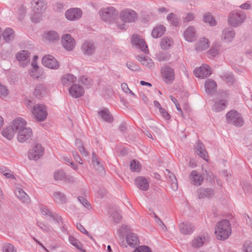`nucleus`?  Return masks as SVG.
I'll list each match as a JSON object with an SVG mask.
<instances>
[{
  "mask_svg": "<svg viewBox=\"0 0 252 252\" xmlns=\"http://www.w3.org/2000/svg\"><path fill=\"white\" fill-rule=\"evenodd\" d=\"M15 194L23 202L28 203L30 201L29 197L22 189L17 188L15 190Z\"/></svg>",
  "mask_w": 252,
  "mask_h": 252,
  "instance_id": "obj_32",
  "label": "nucleus"
},
{
  "mask_svg": "<svg viewBox=\"0 0 252 252\" xmlns=\"http://www.w3.org/2000/svg\"><path fill=\"white\" fill-rule=\"evenodd\" d=\"M2 37L6 42H8L13 40L14 38L13 30L9 28L5 29L2 32Z\"/></svg>",
  "mask_w": 252,
  "mask_h": 252,
  "instance_id": "obj_36",
  "label": "nucleus"
},
{
  "mask_svg": "<svg viewBox=\"0 0 252 252\" xmlns=\"http://www.w3.org/2000/svg\"><path fill=\"white\" fill-rule=\"evenodd\" d=\"M163 80L167 84H171L175 79L174 69L168 65H165L161 69Z\"/></svg>",
  "mask_w": 252,
  "mask_h": 252,
  "instance_id": "obj_5",
  "label": "nucleus"
},
{
  "mask_svg": "<svg viewBox=\"0 0 252 252\" xmlns=\"http://www.w3.org/2000/svg\"><path fill=\"white\" fill-rule=\"evenodd\" d=\"M215 234L218 240H224L231 234V228L229 221L223 220L218 222L215 227Z\"/></svg>",
  "mask_w": 252,
  "mask_h": 252,
  "instance_id": "obj_1",
  "label": "nucleus"
},
{
  "mask_svg": "<svg viewBox=\"0 0 252 252\" xmlns=\"http://www.w3.org/2000/svg\"><path fill=\"white\" fill-rule=\"evenodd\" d=\"M54 177L55 180H62L65 178V173L62 170H57L54 173Z\"/></svg>",
  "mask_w": 252,
  "mask_h": 252,
  "instance_id": "obj_49",
  "label": "nucleus"
},
{
  "mask_svg": "<svg viewBox=\"0 0 252 252\" xmlns=\"http://www.w3.org/2000/svg\"><path fill=\"white\" fill-rule=\"evenodd\" d=\"M137 47L145 53H147L148 51L147 45L143 39L140 42Z\"/></svg>",
  "mask_w": 252,
  "mask_h": 252,
  "instance_id": "obj_59",
  "label": "nucleus"
},
{
  "mask_svg": "<svg viewBox=\"0 0 252 252\" xmlns=\"http://www.w3.org/2000/svg\"><path fill=\"white\" fill-rule=\"evenodd\" d=\"M135 184L141 190H147L149 188V182L147 180L143 177H138L135 179Z\"/></svg>",
  "mask_w": 252,
  "mask_h": 252,
  "instance_id": "obj_28",
  "label": "nucleus"
},
{
  "mask_svg": "<svg viewBox=\"0 0 252 252\" xmlns=\"http://www.w3.org/2000/svg\"><path fill=\"white\" fill-rule=\"evenodd\" d=\"M82 15V11L79 8H71L65 13L66 18L69 21H76L79 19Z\"/></svg>",
  "mask_w": 252,
  "mask_h": 252,
  "instance_id": "obj_12",
  "label": "nucleus"
},
{
  "mask_svg": "<svg viewBox=\"0 0 252 252\" xmlns=\"http://www.w3.org/2000/svg\"><path fill=\"white\" fill-rule=\"evenodd\" d=\"M78 199L79 202L86 208L88 210L91 209V204L88 202V201L85 198L82 196H79L78 197Z\"/></svg>",
  "mask_w": 252,
  "mask_h": 252,
  "instance_id": "obj_54",
  "label": "nucleus"
},
{
  "mask_svg": "<svg viewBox=\"0 0 252 252\" xmlns=\"http://www.w3.org/2000/svg\"><path fill=\"white\" fill-rule=\"evenodd\" d=\"M32 131L30 127L25 128L18 132L17 140L19 142L23 143L32 139Z\"/></svg>",
  "mask_w": 252,
  "mask_h": 252,
  "instance_id": "obj_14",
  "label": "nucleus"
},
{
  "mask_svg": "<svg viewBox=\"0 0 252 252\" xmlns=\"http://www.w3.org/2000/svg\"><path fill=\"white\" fill-rule=\"evenodd\" d=\"M136 59L143 65L149 68H153L155 65L153 60L148 56H137Z\"/></svg>",
  "mask_w": 252,
  "mask_h": 252,
  "instance_id": "obj_30",
  "label": "nucleus"
},
{
  "mask_svg": "<svg viewBox=\"0 0 252 252\" xmlns=\"http://www.w3.org/2000/svg\"><path fill=\"white\" fill-rule=\"evenodd\" d=\"M3 252H16L13 245L11 244H5L2 247Z\"/></svg>",
  "mask_w": 252,
  "mask_h": 252,
  "instance_id": "obj_51",
  "label": "nucleus"
},
{
  "mask_svg": "<svg viewBox=\"0 0 252 252\" xmlns=\"http://www.w3.org/2000/svg\"><path fill=\"white\" fill-rule=\"evenodd\" d=\"M139 163L136 160H132L130 164V169L134 172H138L139 171Z\"/></svg>",
  "mask_w": 252,
  "mask_h": 252,
  "instance_id": "obj_52",
  "label": "nucleus"
},
{
  "mask_svg": "<svg viewBox=\"0 0 252 252\" xmlns=\"http://www.w3.org/2000/svg\"><path fill=\"white\" fill-rule=\"evenodd\" d=\"M133 252H151V250L148 246H141L136 249Z\"/></svg>",
  "mask_w": 252,
  "mask_h": 252,
  "instance_id": "obj_60",
  "label": "nucleus"
},
{
  "mask_svg": "<svg viewBox=\"0 0 252 252\" xmlns=\"http://www.w3.org/2000/svg\"><path fill=\"white\" fill-rule=\"evenodd\" d=\"M62 43L67 51L72 50L75 46V41L69 34H65L62 36Z\"/></svg>",
  "mask_w": 252,
  "mask_h": 252,
  "instance_id": "obj_15",
  "label": "nucleus"
},
{
  "mask_svg": "<svg viewBox=\"0 0 252 252\" xmlns=\"http://www.w3.org/2000/svg\"><path fill=\"white\" fill-rule=\"evenodd\" d=\"M81 49L85 56H91L94 54L96 45L93 41L86 40L82 44Z\"/></svg>",
  "mask_w": 252,
  "mask_h": 252,
  "instance_id": "obj_6",
  "label": "nucleus"
},
{
  "mask_svg": "<svg viewBox=\"0 0 252 252\" xmlns=\"http://www.w3.org/2000/svg\"><path fill=\"white\" fill-rule=\"evenodd\" d=\"M126 66L128 69L134 71H139L140 69V67L137 64L132 62L127 63Z\"/></svg>",
  "mask_w": 252,
  "mask_h": 252,
  "instance_id": "obj_56",
  "label": "nucleus"
},
{
  "mask_svg": "<svg viewBox=\"0 0 252 252\" xmlns=\"http://www.w3.org/2000/svg\"><path fill=\"white\" fill-rule=\"evenodd\" d=\"M118 14V11L112 6L101 8L99 11V15L101 19L109 24L113 23L116 19Z\"/></svg>",
  "mask_w": 252,
  "mask_h": 252,
  "instance_id": "obj_2",
  "label": "nucleus"
},
{
  "mask_svg": "<svg viewBox=\"0 0 252 252\" xmlns=\"http://www.w3.org/2000/svg\"><path fill=\"white\" fill-rule=\"evenodd\" d=\"M209 40L206 38H202L197 42L196 45V50L201 51L207 49L209 47Z\"/></svg>",
  "mask_w": 252,
  "mask_h": 252,
  "instance_id": "obj_34",
  "label": "nucleus"
},
{
  "mask_svg": "<svg viewBox=\"0 0 252 252\" xmlns=\"http://www.w3.org/2000/svg\"><path fill=\"white\" fill-rule=\"evenodd\" d=\"M69 94L74 98H79L84 94L85 91L79 84H73L69 88Z\"/></svg>",
  "mask_w": 252,
  "mask_h": 252,
  "instance_id": "obj_18",
  "label": "nucleus"
},
{
  "mask_svg": "<svg viewBox=\"0 0 252 252\" xmlns=\"http://www.w3.org/2000/svg\"><path fill=\"white\" fill-rule=\"evenodd\" d=\"M165 171L167 172L168 180L171 183V187L172 189L174 191L177 190L178 187L177 180L175 175L168 169H166Z\"/></svg>",
  "mask_w": 252,
  "mask_h": 252,
  "instance_id": "obj_31",
  "label": "nucleus"
},
{
  "mask_svg": "<svg viewBox=\"0 0 252 252\" xmlns=\"http://www.w3.org/2000/svg\"><path fill=\"white\" fill-rule=\"evenodd\" d=\"M227 105L226 100L224 99L216 100L212 106V110L216 112H219L225 109Z\"/></svg>",
  "mask_w": 252,
  "mask_h": 252,
  "instance_id": "obj_25",
  "label": "nucleus"
},
{
  "mask_svg": "<svg viewBox=\"0 0 252 252\" xmlns=\"http://www.w3.org/2000/svg\"><path fill=\"white\" fill-rule=\"evenodd\" d=\"M46 38L49 41H54L58 40L60 38V36L56 31H51L46 33Z\"/></svg>",
  "mask_w": 252,
  "mask_h": 252,
  "instance_id": "obj_42",
  "label": "nucleus"
},
{
  "mask_svg": "<svg viewBox=\"0 0 252 252\" xmlns=\"http://www.w3.org/2000/svg\"><path fill=\"white\" fill-rule=\"evenodd\" d=\"M80 83L84 85L87 88H90L92 85V80L86 76H82L79 79Z\"/></svg>",
  "mask_w": 252,
  "mask_h": 252,
  "instance_id": "obj_43",
  "label": "nucleus"
},
{
  "mask_svg": "<svg viewBox=\"0 0 252 252\" xmlns=\"http://www.w3.org/2000/svg\"><path fill=\"white\" fill-rule=\"evenodd\" d=\"M173 41L171 38L164 37L161 39L160 45L161 49L167 50L173 46Z\"/></svg>",
  "mask_w": 252,
  "mask_h": 252,
  "instance_id": "obj_35",
  "label": "nucleus"
},
{
  "mask_svg": "<svg viewBox=\"0 0 252 252\" xmlns=\"http://www.w3.org/2000/svg\"><path fill=\"white\" fill-rule=\"evenodd\" d=\"M30 53L28 51L23 50L16 54V58L23 67L27 66L30 62Z\"/></svg>",
  "mask_w": 252,
  "mask_h": 252,
  "instance_id": "obj_19",
  "label": "nucleus"
},
{
  "mask_svg": "<svg viewBox=\"0 0 252 252\" xmlns=\"http://www.w3.org/2000/svg\"><path fill=\"white\" fill-rule=\"evenodd\" d=\"M120 17L125 23H131L137 20L138 15L134 10L127 9L120 12Z\"/></svg>",
  "mask_w": 252,
  "mask_h": 252,
  "instance_id": "obj_7",
  "label": "nucleus"
},
{
  "mask_svg": "<svg viewBox=\"0 0 252 252\" xmlns=\"http://www.w3.org/2000/svg\"><path fill=\"white\" fill-rule=\"evenodd\" d=\"M167 20L174 26H177L178 24L179 20L178 18L172 13H170L167 16Z\"/></svg>",
  "mask_w": 252,
  "mask_h": 252,
  "instance_id": "obj_48",
  "label": "nucleus"
},
{
  "mask_svg": "<svg viewBox=\"0 0 252 252\" xmlns=\"http://www.w3.org/2000/svg\"><path fill=\"white\" fill-rule=\"evenodd\" d=\"M198 199L211 198L214 196L215 192L213 189L210 188H200L197 190Z\"/></svg>",
  "mask_w": 252,
  "mask_h": 252,
  "instance_id": "obj_20",
  "label": "nucleus"
},
{
  "mask_svg": "<svg viewBox=\"0 0 252 252\" xmlns=\"http://www.w3.org/2000/svg\"><path fill=\"white\" fill-rule=\"evenodd\" d=\"M92 163L95 169L100 172L104 171V169L102 164H101L97 157L94 153L92 155Z\"/></svg>",
  "mask_w": 252,
  "mask_h": 252,
  "instance_id": "obj_41",
  "label": "nucleus"
},
{
  "mask_svg": "<svg viewBox=\"0 0 252 252\" xmlns=\"http://www.w3.org/2000/svg\"><path fill=\"white\" fill-rule=\"evenodd\" d=\"M130 231V227L128 225H123L121 228L117 231V233L120 236H123V235L126 232Z\"/></svg>",
  "mask_w": 252,
  "mask_h": 252,
  "instance_id": "obj_53",
  "label": "nucleus"
},
{
  "mask_svg": "<svg viewBox=\"0 0 252 252\" xmlns=\"http://www.w3.org/2000/svg\"><path fill=\"white\" fill-rule=\"evenodd\" d=\"M212 72L210 66L205 64L195 69L194 74L196 77L203 79L209 76L212 74Z\"/></svg>",
  "mask_w": 252,
  "mask_h": 252,
  "instance_id": "obj_10",
  "label": "nucleus"
},
{
  "mask_svg": "<svg viewBox=\"0 0 252 252\" xmlns=\"http://www.w3.org/2000/svg\"><path fill=\"white\" fill-rule=\"evenodd\" d=\"M235 32L231 28H226L222 32L221 39L226 43L231 42L235 36Z\"/></svg>",
  "mask_w": 252,
  "mask_h": 252,
  "instance_id": "obj_16",
  "label": "nucleus"
},
{
  "mask_svg": "<svg viewBox=\"0 0 252 252\" xmlns=\"http://www.w3.org/2000/svg\"><path fill=\"white\" fill-rule=\"evenodd\" d=\"M171 54L168 52H160L157 55V59L159 62H165L169 60Z\"/></svg>",
  "mask_w": 252,
  "mask_h": 252,
  "instance_id": "obj_45",
  "label": "nucleus"
},
{
  "mask_svg": "<svg viewBox=\"0 0 252 252\" xmlns=\"http://www.w3.org/2000/svg\"><path fill=\"white\" fill-rule=\"evenodd\" d=\"M42 63L45 66L51 69H57L59 67L57 60L51 55L44 56L42 59Z\"/></svg>",
  "mask_w": 252,
  "mask_h": 252,
  "instance_id": "obj_11",
  "label": "nucleus"
},
{
  "mask_svg": "<svg viewBox=\"0 0 252 252\" xmlns=\"http://www.w3.org/2000/svg\"><path fill=\"white\" fill-rule=\"evenodd\" d=\"M15 132V130L11 126L6 127L2 131V135L8 140L12 139Z\"/></svg>",
  "mask_w": 252,
  "mask_h": 252,
  "instance_id": "obj_39",
  "label": "nucleus"
},
{
  "mask_svg": "<svg viewBox=\"0 0 252 252\" xmlns=\"http://www.w3.org/2000/svg\"><path fill=\"white\" fill-rule=\"evenodd\" d=\"M30 73L31 76L33 78H38L40 75V72L38 71V68H36L35 69L32 68L30 70Z\"/></svg>",
  "mask_w": 252,
  "mask_h": 252,
  "instance_id": "obj_63",
  "label": "nucleus"
},
{
  "mask_svg": "<svg viewBox=\"0 0 252 252\" xmlns=\"http://www.w3.org/2000/svg\"><path fill=\"white\" fill-rule=\"evenodd\" d=\"M246 15L242 12H231L228 18V23L233 27L240 26L245 20Z\"/></svg>",
  "mask_w": 252,
  "mask_h": 252,
  "instance_id": "obj_4",
  "label": "nucleus"
},
{
  "mask_svg": "<svg viewBox=\"0 0 252 252\" xmlns=\"http://www.w3.org/2000/svg\"><path fill=\"white\" fill-rule=\"evenodd\" d=\"M53 197L55 201L57 203L63 204L66 202V197L65 195L61 192H55L53 194Z\"/></svg>",
  "mask_w": 252,
  "mask_h": 252,
  "instance_id": "obj_40",
  "label": "nucleus"
},
{
  "mask_svg": "<svg viewBox=\"0 0 252 252\" xmlns=\"http://www.w3.org/2000/svg\"><path fill=\"white\" fill-rule=\"evenodd\" d=\"M184 36L186 40L188 42H193L196 38V32L194 27H188L184 32Z\"/></svg>",
  "mask_w": 252,
  "mask_h": 252,
  "instance_id": "obj_24",
  "label": "nucleus"
},
{
  "mask_svg": "<svg viewBox=\"0 0 252 252\" xmlns=\"http://www.w3.org/2000/svg\"><path fill=\"white\" fill-rule=\"evenodd\" d=\"M126 241L127 244L132 248H135L139 244L137 235L134 233H130L126 236Z\"/></svg>",
  "mask_w": 252,
  "mask_h": 252,
  "instance_id": "obj_27",
  "label": "nucleus"
},
{
  "mask_svg": "<svg viewBox=\"0 0 252 252\" xmlns=\"http://www.w3.org/2000/svg\"><path fill=\"white\" fill-rule=\"evenodd\" d=\"M111 216L113 218L114 221L116 223L119 222L122 218L120 213L117 211L112 213Z\"/></svg>",
  "mask_w": 252,
  "mask_h": 252,
  "instance_id": "obj_62",
  "label": "nucleus"
},
{
  "mask_svg": "<svg viewBox=\"0 0 252 252\" xmlns=\"http://www.w3.org/2000/svg\"><path fill=\"white\" fill-rule=\"evenodd\" d=\"M180 232L185 235L192 233L194 229V225L188 221H184L179 225Z\"/></svg>",
  "mask_w": 252,
  "mask_h": 252,
  "instance_id": "obj_21",
  "label": "nucleus"
},
{
  "mask_svg": "<svg viewBox=\"0 0 252 252\" xmlns=\"http://www.w3.org/2000/svg\"><path fill=\"white\" fill-rule=\"evenodd\" d=\"M33 114L38 121H44L47 116V111L45 105L37 104L34 106Z\"/></svg>",
  "mask_w": 252,
  "mask_h": 252,
  "instance_id": "obj_8",
  "label": "nucleus"
},
{
  "mask_svg": "<svg viewBox=\"0 0 252 252\" xmlns=\"http://www.w3.org/2000/svg\"><path fill=\"white\" fill-rule=\"evenodd\" d=\"M189 179L190 183L195 186H199L202 184L204 177L202 174L197 170H192L189 174Z\"/></svg>",
  "mask_w": 252,
  "mask_h": 252,
  "instance_id": "obj_13",
  "label": "nucleus"
},
{
  "mask_svg": "<svg viewBox=\"0 0 252 252\" xmlns=\"http://www.w3.org/2000/svg\"><path fill=\"white\" fill-rule=\"evenodd\" d=\"M165 27L160 25L155 27L152 31V35L154 38H158L162 36L165 32Z\"/></svg>",
  "mask_w": 252,
  "mask_h": 252,
  "instance_id": "obj_33",
  "label": "nucleus"
},
{
  "mask_svg": "<svg viewBox=\"0 0 252 252\" xmlns=\"http://www.w3.org/2000/svg\"><path fill=\"white\" fill-rule=\"evenodd\" d=\"M98 115L105 121L111 123L113 121V117L107 109H104L98 111Z\"/></svg>",
  "mask_w": 252,
  "mask_h": 252,
  "instance_id": "obj_37",
  "label": "nucleus"
},
{
  "mask_svg": "<svg viewBox=\"0 0 252 252\" xmlns=\"http://www.w3.org/2000/svg\"><path fill=\"white\" fill-rule=\"evenodd\" d=\"M204 87L206 93L209 94H212L216 91L217 84L214 80L208 79L206 81Z\"/></svg>",
  "mask_w": 252,
  "mask_h": 252,
  "instance_id": "obj_26",
  "label": "nucleus"
},
{
  "mask_svg": "<svg viewBox=\"0 0 252 252\" xmlns=\"http://www.w3.org/2000/svg\"><path fill=\"white\" fill-rule=\"evenodd\" d=\"M226 119L227 124L233 125L237 127L242 126L244 123L241 114L235 110L228 111L226 114Z\"/></svg>",
  "mask_w": 252,
  "mask_h": 252,
  "instance_id": "obj_3",
  "label": "nucleus"
},
{
  "mask_svg": "<svg viewBox=\"0 0 252 252\" xmlns=\"http://www.w3.org/2000/svg\"><path fill=\"white\" fill-rule=\"evenodd\" d=\"M76 226L77 228L83 233L89 236L91 239H93L92 236L89 234L88 232L85 229L84 226L80 223H77L76 224Z\"/></svg>",
  "mask_w": 252,
  "mask_h": 252,
  "instance_id": "obj_58",
  "label": "nucleus"
},
{
  "mask_svg": "<svg viewBox=\"0 0 252 252\" xmlns=\"http://www.w3.org/2000/svg\"><path fill=\"white\" fill-rule=\"evenodd\" d=\"M44 148L39 144H36L29 151L28 158L30 160H37L43 155Z\"/></svg>",
  "mask_w": 252,
  "mask_h": 252,
  "instance_id": "obj_9",
  "label": "nucleus"
},
{
  "mask_svg": "<svg viewBox=\"0 0 252 252\" xmlns=\"http://www.w3.org/2000/svg\"><path fill=\"white\" fill-rule=\"evenodd\" d=\"M47 92V89L44 85H39L34 90V94L36 97H43Z\"/></svg>",
  "mask_w": 252,
  "mask_h": 252,
  "instance_id": "obj_38",
  "label": "nucleus"
},
{
  "mask_svg": "<svg viewBox=\"0 0 252 252\" xmlns=\"http://www.w3.org/2000/svg\"><path fill=\"white\" fill-rule=\"evenodd\" d=\"M220 77L222 80L227 83H232L234 81V78L233 76L230 74H224L223 75H221Z\"/></svg>",
  "mask_w": 252,
  "mask_h": 252,
  "instance_id": "obj_57",
  "label": "nucleus"
},
{
  "mask_svg": "<svg viewBox=\"0 0 252 252\" xmlns=\"http://www.w3.org/2000/svg\"><path fill=\"white\" fill-rule=\"evenodd\" d=\"M27 123L25 120L21 118H18L14 120L12 123V127L15 130V132H19L26 127Z\"/></svg>",
  "mask_w": 252,
  "mask_h": 252,
  "instance_id": "obj_23",
  "label": "nucleus"
},
{
  "mask_svg": "<svg viewBox=\"0 0 252 252\" xmlns=\"http://www.w3.org/2000/svg\"><path fill=\"white\" fill-rule=\"evenodd\" d=\"M33 11L36 14L43 13L47 8L45 0H33L32 2Z\"/></svg>",
  "mask_w": 252,
  "mask_h": 252,
  "instance_id": "obj_17",
  "label": "nucleus"
},
{
  "mask_svg": "<svg viewBox=\"0 0 252 252\" xmlns=\"http://www.w3.org/2000/svg\"><path fill=\"white\" fill-rule=\"evenodd\" d=\"M37 225L43 230L45 231H50L51 229V227L47 225L46 224H45L42 222H37Z\"/></svg>",
  "mask_w": 252,
  "mask_h": 252,
  "instance_id": "obj_64",
  "label": "nucleus"
},
{
  "mask_svg": "<svg viewBox=\"0 0 252 252\" xmlns=\"http://www.w3.org/2000/svg\"><path fill=\"white\" fill-rule=\"evenodd\" d=\"M142 39H141L137 35H133L131 37V43L133 45H135L136 47L138 45L140 42L142 41Z\"/></svg>",
  "mask_w": 252,
  "mask_h": 252,
  "instance_id": "obj_61",
  "label": "nucleus"
},
{
  "mask_svg": "<svg viewBox=\"0 0 252 252\" xmlns=\"http://www.w3.org/2000/svg\"><path fill=\"white\" fill-rule=\"evenodd\" d=\"M204 242V237H197L192 240L191 245L196 248H199L203 245Z\"/></svg>",
  "mask_w": 252,
  "mask_h": 252,
  "instance_id": "obj_44",
  "label": "nucleus"
},
{
  "mask_svg": "<svg viewBox=\"0 0 252 252\" xmlns=\"http://www.w3.org/2000/svg\"><path fill=\"white\" fill-rule=\"evenodd\" d=\"M76 77L73 74H67L64 75L62 78V83L64 86L68 87L75 84L76 81Z\"/></svg>",
  "mask_w": 252,
  "mask_h": 252,
  "instance_id": "obj_29",
  "label": "nucleus"
},
{
  "mask_svg": "<svg viewBox=\"0 0 252 252\" xmlns=\"http://www.w3.org/2000/svg\"><path fill=\"white\" fill-rule=\"evenodd\" d=\"M243 250L245 252H252V243L250 241H247L243 245Z\"/></svg>",
  "mask_w": 252,
  "mask_h": 252,
  "instance_id": "obj_55",
  "label": "nucleus"
},
{
  "mask_svg": "<svg viewBox=\"0 0 252 252\" xmlns=\"http://www.w3.org/2000/svg\"><path fill=\"white\" fill-rule=\"evenodd\" d=\"M204 21L205 23H208L211 26L216 25L217 22L210 14H206L204 16Z\"/></svg>",
  "mask_w": 252,
  "mask_h": 252,
  "instance_id": "obj_46",
  "label": "nucleus"
},
{
  "mask_svg": "<svg viewBox=\"0 0 252 252\" xmlns=\"http://www.w3.org/2000/svg\"><path fill=\"white\" fill-rule=\"evenodd\" d=\"M50 218H51L55 223L58 225H60V223L62 225L63 224V219L62 217L57 214L52 213L50 217Z\"/></svg>",
  "mask_w": 252,
  "mask_h": 252,
  "instance_id": "obj_47",
  "label": "nucleus"
},
{
  "mask_svg": "<svg viewBox=\"0 0 252 252\" xmlns=\"http://www.w3.org/2000/svg\"><path fill=\"white\" fill-rule=\"evenodd\" d=\"M219 46H213L208 52L210 57H214L219 55Z\"/></svg>",
  "mask_w": 252,
  "mask_h": 252,
  "instance_id": "obj_50",
  "label": "nucleus"
},
{
  "mask_svg": "<svg viewBox=\"0 0 252 252\" xmlns=\"http://www.w3.org/2000/svg\"><path fill=\"white\" fill-rule=\"evenodd\" d=\"M194 152L199 157L203 158L205 160H207V152L205 149L204 144L199 140L198 141L196 145L194 147Z\"/></svg>",
  "mask_w": 252,
  "mask_h": 252,
  "instance_id": "obj_22",
  "label": "nucleus"
}]
</instances>
